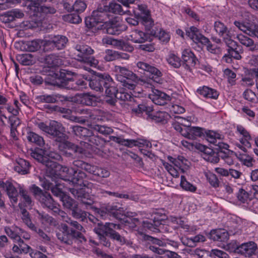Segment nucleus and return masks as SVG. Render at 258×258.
<instances>
[{
  "label": "nucleus",
  "instance_id": "f257e3e1",
  "mask_svg": "<svg viewBox=\"0 0 258 258\" xmlns=\"http://www.w3.org/2000/svg\"><path fill=\"white\" fill-rule=\"evenodd\" d=\"M32 158L41 163L45 166V170L51 174L59 175L61 178L64 179V176L68 172L69 176L75 173V169L73 167L68 168L57 164L53 160H59L60 156L58 154L50 152L48 153L47 151L42 149H37L31 153Z\"/></svg>",
  "mask_w": 258,
  "mask_h": 258
},
{
  "label": "nucleus",
  "instance_id": "f03ea898",
  "mask_svg": "<svg viewBox=\"0 0 258 258\" xmlns=\"http://www.w3.org/2000/svg\"><path fill=\"white\" fill-rule=\"evenodd\" d=\"M58 215L61 217L62 220L76 228V230L73 228L69 229L66 224L61 223L58 226L56 234L58 240L69 245L72 244L73 241L77 238L80 239L81 241L82 240L86 241L85 237L82 233V232L84 231L82 225L78 222L72 220L67 213L61 210Z\"/></svg>",
  "mask_w": 258,
  "mask_h": 258
},
{
  "label": "nucleus",
  "instance_id": "7ed1b4c3",
  "mask_svg": "<svg viewBox=\"0 0 258 258\" xmlns=\"http://www.w3.org/2000/svg\"><path fill=\"white\" fill-rule=\"evenodd\" d=\"M114 70L116 73L117 80L123 87L133 90L135 93H141V91L138 90L137 84H140L145 87L151 86L149 83L141 80L135 74L125 67L116 66L115 67Z\"/></svg>",
  "mask_w": 258,
  "mask_h": 258
},
{
  "label": "nucleus",
  "instance_id": "20e7f679",
  "mask_svg": "<svg viewBox=\"0 0 258 258\" xmlns=\"http://www.w3.org/2000/svg\"><path fill=\"white\" fill-rule=\"evenodd\" d=\"M69 172L66 174L63 180L69 181L75 186V188L70 189L71 193L75 197L80 199L83 204L91 205L93 201L87 198L88 195L85 192V190L83 188L86 186L84 181L86 176V174L82 171L75 169V173L72 174L71 177H69Z\"/></svg>",
  "mask_w": 258,
  "mask_h": 258
},
{
  "label": "nucleus",
  "instance_id": "39448f33",
  "mask_svg": "<svg viewBox=\"0 0 258 258\" xmlns=\"http://www.w3.org/2000/svg\"><path fill=\"white\" fill-rule=\"evenodd\" d=\"M167 159L170 163L163 162V165L166 170L174 177L179 176V172L177 168L180 169L182 172H184V169L188 167V161L182 156H178L177 158H174L171 156H168Z\"/></svg>",
  "mask_w": 258,
  "mask_h": 258
},
{
  "label": "nucleus",
  "instance_id": "423d86ee",
  "mask_svg": "<svg viewBox=\"0 0 258 258\" xmlns=\"http://www.w3.org/2000/svg\"><path fill=\"white\" fill-rule=\"evenodd\" d=\"M68 42L67 38L63 35H54L49 40L43 42V50L45 51H51L55 48L58 50L64 48Z\"/></svg>",
  "mask_w": 258,
  "mask_h": 258
},
{
  "label": "nucleus",
  "instance_id": "0eeeda50",
  "mask_svg": "<svg viewBox=\"0 0 258 258\" xmlns=\"http://www.w3.org/2000/svg\"><path fill=\"white\" fill-rule=\"evenodd\" d=\"M85 140L89 142L90 144L85 142L83 145L81 143V147H78L71 143H67L66 146H68L69 149H72L75 152L83 153L86 151V149H90L93 145L98 146L100 141L98 137L93 135V134L91 136H88L87 138L85 139Z\"/></svg>",
  "mask_w": 258,
  "mask_h": 258
},
{
  "label": "nucleus",
  "instance_id": "6e6552de",
  "mask_svg": "<svg viewBox=\"0 0 258 258\" xmlns=\"http://www.w3.org/2000/svg\"><path fill=\"white\" fill-rule=\"evenodd\" d=\"M112 81L111 77L106 73H98L95 79L89 82L90 87L97 91L103 90L104 85Z\"/></svg>",
  "mask_w": 258,
  "mask_h": 258
},
{
  "label": "nucleus",
  "instance_id": "1a4fd4ad",
  "mask_svg": "<svg viewBox=\"0 0 258 258\" xmlns=\"http://www.w3.org/2000/svg\"><path fill=\"white\" fill-rule=\"evenodd\" d=\"M105 28L107 34L110 35H119L126 29V26L120 20L119 18L105 22Z\"/></svg>",
  "mask_w": 258,
  "mask_h": 258
},
{
  "label": "nucleus",
  "instance_id": "9d476101",
  "mask_svg": "<svg viewBox=\"0 0 258 258\" xmlns=\"http://www.w3.org/2000/svg\"><path fill=\"white\" fill-rule=\"evenodd\" d=\"M74 48L75 58L80 62L87 61V56L94 52L91 47L81 43L76 44Z\"/></svg>",
  "mask_w": 258,
  "mask_h": 258
},
{
  "label": "nucleus",
  "instance_id": "9b49d317",
  "mask_svg": "<svg viewBox=\"0 0 258 258\" xmlns=\"http://www.w3.org/2000/svg\"><path fill=\"white\" fill-rule=\"evenodd\" d=\"M49 129L48 135L56 138V140L61 142L66 140V135L62 133L63 127L60 123L54 120H51L49 123Z\"/></svg>",
  "mask_w": 258,
  "mask_h": 258
},
{
  "label": "nucleus",
  "instance_id": "f8f14e48",
  "mask_svg": "<svg viewBox=\"0 0 258 258\" xmlns=\"http://www.w3.org/2000/svg\"><path fill=\"white\" fill-rule=\"evenodd\" d=\"M137 67L144 71L149 73L154 81L159 83L160 78L162 77L161 72L154 66L151 65L147 62L139 61L137 63Z\"/></svg>",
  "mask_w": 258,
  "mask_h": 258
},
{
  "label": "nucleus",
  "instance_id": "ddd939ff",
  "mask_svg": "<svg viewBox=\"0 0 258 258\" xmlns=\"http://www.w3.org/2000/svg\"><path fill=\"white\" fill-rule=\"evenodd\" d=\"M234 25L240 30L245 33L251 36H256L258 37V26L247 22L235 21Z\"/></svg>",
  "mask_w": 258,
  "mask_h": 258
},
{
  "label": "nucleus",
  "instance_id": "4468645a",
  "mask_svg": "<svg viewBox=\"0 0 258 258\" xmlns=\"http://www.w3.org/2000/svg\"><path fill=\"white\" fill-rule=\"evenodd\" d=\"M197 146L199 150L203 152L202 156L205 160L213 163H216L219 162V156L221 155H218V153L214 152L213 149L204 145H198Z\"/></svg>",
  "mask_w": 258,
  "mask_h": 258
},
{
  "label": "nucleus",
  "instance_id": "2eb2a0df",
  "mask_svg": "<svg viewBox=\"0 0 258 258\" xmlns=\"http://www.w3.org/2000/svg\"><path fill=\"white\" fill-rule=\"evenodd\" d=\"M152 92L149 94V98L155 104L164 105L170 100V97L165 93L151 87Z\"/></svg>",
  "mask_w": 258,
  "mask_h": 258
},
{
  "label": "nucleus",
  "instance_id": "dca6fc26",
  "mask_svg": "<svg viewBox=\"0 0 258 258\" xmlns=\"http://www.w3.org/2000/svg\"><path fill=\"white\" fill-rule=\"evenodd\" d=\"M214 29L218 35L223 38L225 43L232 40L230 30L223 23L216 21L214 23Z\"/></svg>",
  "mask_w": 258,
  "mask_h": 258
},
{
  "label": "nucleus",
  "instance_id": "f3484780",
  "mask_svg": "<svg viewBox=\"0 0 258 258\" xmlns=\"http://www.w3.org/2000/svg\"><path fill=\"white\" fill-rule=\"evenodd\" d=\"M186 35L196 43L206 44L209 42V39L200 33L195 27L192 26L186 30Z\"/></svg>",
  "mask_w": 258,
  "mask_h": 258
},
{
  "label": "nucleus",
  "instance_id": "a211bd4d",
  "mask_svg": "<svg viewBox=\"0 0 258 258\" xmlns=\"http://www.w3.org/2000/svg\"><path fill=\"white\" fill-rule=\"evenodd\" d=\"M112 229H119L120 226L112 223H106L104 225L98 223L97 226L94 228V232L98 235L99 238L101 236L109 235Z\"/></svg>",
  "mask_w": 258,
  "mask_h": 258
},
{
  "label": "nucleus",
  "instance_id": "6ab92c4d",
  "mask_svg": "<svg viewBox=\"0 0 258 258\" xmlns=\"http://www.w3.org/2000/svg\"><path fill=\"white\" fill-rule=\"evenodd\" d=\"M204 134V128L198 126H189L186 125L185 130L182 131V136L190 140H195Z\"/></svg>",
  "mask_w": 258,
  "mask_h": 258
},
{
  "label": "nucleus",
  "instance_id": "aec40b11",
  "mask_svg": "<svg viewBox=\"0 0 258 258\" xmlns=\"http://www.w3.org/2000/svg\"><path fill=\"white\" fill-rule=\"evenodd\" d=\"M207 141L211 144L218 146L220 149H227L229 147L228 144L221 141L222 136L215 132L209 131L206 132Z\"/></svg>",
  "mask_w": 258,
  "mask_h": 258
},
{
  "label": "nucleus",
  "instance_id": "412c9836",
  "mask_svg": "<svg viewBox=\"0 0 258 258\" xmlns=\"http://www.w3.org/2000/svg\"><path fill=\"white\" fill-rule=\"evenodd\" d=\"M256 248V245L253 242L244 243L238 246V254L250 256L255 252Z\"/></svg>",
  "mask_w": 258,
  "mask_h": 258
},
{
  "label": "nucleus",
  "instance_id": "4be33fe9",
  "mask_svg": "<svg viewBox=\"0 0 258 258\" xmlns=\"http://www.w3.org/2000/svg\"><path fill=\"white\" fill-rule=\"evenodd\" d=\"M23 13L18 9H14L8 11L1 16V20L5 23H10L16 19L22 18L24 17Z\"/></svg>",
  "mask_w": 258,
  "mask_h": 258
},
{
  "label": "nucleus",
  "instance_id": "5701e85b",
  "mask_svg": "<svg viewBox=\"0 0 258 258\" xmlns=\"http://www.w3.org/2000/svg\"><path fill=\"white\" fill-rule=\"evenodd\" d=\"M76 112L80 114L86 115L85 117L93 120H101L100 117L102 116L103 112L100 110H90L87 109H78Z\"/></svg>",
  "mask_w": 258,
  "mask_h": 258
},
{
  "label": "nucleus",
  "instance_id": "b1692460",
  "mask_svg": "<svg viewBox=\"0 0 258 258\" xmlns=\"http://www.w3.org/2000/svg\"><path fill=\"white\" fill-rule=\"evenodd\" d=\"M181 57L188 69L194 67L196 64L197 59L189 48H185L182 50Z\"/></svg>",
  "mask_w": 258,
  "mask_h": 258
},
{
  "label": "nucleus",
  "instance_id": "393cba45",
  "mask_svg": "<svg viewBox=\"0 0 258 258\" xmlns=\"http://www.w3.org/2000/svg\"><path fill=\"white\" fill-rule=\"evenodd\" d=\"M126 108L127 109L132 110V112L136 115H139L143 112H146L148 114L153 111V108L152 107L147 106L144 104L136 103L135 100H134V102L132 103V105H130Z\"/></svg>",
  "mask_w": 258,
  "mask_h": 258
},
{
  "label": "nucleus",
  "instance_id": "a878e982",
  "mask_svg": "<svg viewBox=\"0 0 258 258\" xmlns=\"http://www.w3.org/2000/svg\"><path fill=\"white\" fill-rule=\"evenodd\" d=\"M0 186L6 189L9 198L12 202L17 203L18 192L16 188L10 182H7L5 183L3 181H0Z\"/></svg>",
  "mask_w": 258,
  "mask_h": 258
},
{
  "label": "nucleus",
  "instance_id": "bb28decb",
  "mask_svg": "<svg viewBox=\"0 0 258 258\" xmlns=\"http://www.w3.org/2000/svg\"><path fill=\"white\" fill-rule=\"evenodd\" d=\"M237 38L241 44L248 47L249 50L258 51V44L255 43L252 39L242 34L237 35Z\"/></svg>",
  "mask_w": 258,
  "mask_h": 258
},
{
  "label": "nucleus",
  "instance_id": "cd10ccee",
  "mask_svg": "<svg viewBox=\"0 0 258 258\" xmlns=\"http://www.w3.org/2000/svg\"><path fill=\"white\" fill-rule=\"evenodd\" d=\"M44 62L48 68L59 67L63 64L61 58L54 54L46 56Z\"/></svg>",
  "mask_w": 258,
  "mask_h": 258
},
{
  "label": "nucleus",
  "instance_id": "c85d7f7f",
  "mask_svg": "<svg viewBox=\"0 0 258 258\" xmlns=\"http://www.w3.org/2000/svg\"><path fill=\"white\" fill-rule=\"evenodd\" d=\"M29 168V163L23 159L20 158L17 160L14 169L19 173L24 175L28 173Z\"/></svg>",
  "mask_w": 258,
  "mask_h": 258
},
{
  "label": "nucleus",
  "instance_id": "c756f323",
  "mask_svg": "<svg viewBox=\"0 0 258 258\" xmlns=\"http://www.w3.org/2000/svg\"><path fill=\"white\" fill-rule=\"evenodd\" d=\"M112 84L113 81L104 86L105 89V92L106 96L110 98L109 99H106V101L110 104L114 103V99L116 98L117 93L118 92L116 88L112 86Z\"/></svg>",
  "mask_w": 258,
  "mask_h": 258
},
{
  "label": "nucleus",
  "instance_id": "7c9ffc66",
  "mask_svg": "<svg viewBox=\"0 0 258 258\" xmlns=\"http://www.w3.org/2000/svg\"><path fill=\"white\" fill-rule=\"evenodd\" d=\"M15 242L16 244H14L12 248L14 252L17 253H27L30 251V249H31L30 247L24 243L21 238H19Z\"/></svg>",
  "mask_w": 258,
  "mask_h": 258
},
{
  "label": "nucleus",
  "instance_id": "2f4dec72",
  "mask_svg": "<svg viewBox=\"0 0 258 258\" xmlns=\"http://www.w3.org/2000/svg\"><path fill=\"white\" fill-rule=\"evenodd\" d=\"M78 101L82 104L86 105H93L97 101V97L90 93L81 94L78 96Z\"/></svg>",
  "mask_w": 258,
  "mask_h": 258
},
{
  "label": "nucleus",
  "instance_id": "473e14b6",
  "mask_svg": "<svg viewBox=\"0 0 258 258\" xmlns=\"http://www.w3.org/2000/svg\"><path fill=\"white\" fill-rule=\"evenodd\" d=\"M197 92L205 97L212 99H217L219 96L216 90L206 86L199 88L197 90Z\"/></svg>",
  "mask_w": 258,
  "mask_h": 258
},
{
  "label": "nucleus",
  "instance_id": "72a5a7b5",
  "mask_svg": "<svg viewBox=\"0 0 258 258\" xmlns=\"http://www.w3.org/2000/svg\"><path fill=\"white\" fill-rule=\"evenodd\" d=\"M145 34L141 31L134 30L127 37V39L134 43H142L146 40Z\"/></svg>",
  "mask_w": 258,
  "mask_h": 258
},
{
  "label": "nucleus",
  "instance_id": "f704fd0d",
  "mask_svg": "<svg viewBox=\"0 0 258 258\" xmlns=\"http://www.w3.org/2000/svg\"><path fill=\"white\" fill-rule=\"evenodd\" d=\"M148 114L153 121L156 122L164 123L169 117V114L164 111L151 112Z\"/></svg>",
  "mask_w": 258,
  "mask_h": 258
},
{
  "label": "nucleus",
  "instance_id": "c9c22d12",
  "mask_svg": "<svg viewBox=\"0 0 258 258\" xmlns=\"http://www.w3.org/2000/svg\"><path fill=\"white\" fill-rule=\"evenodd\" d=\"M74 134L80 138H85L92 134V132L86 127L79 125H75L71 127Z\"/></svg>",
  "mask_w": 258,
  "mask_h": 258
},
{
  "label": "nucleus",
  "instance_id": "e433bc0d",
  "mask_svg": "<svg viewBox=\"0 0 258 258\" xmlns=\"http://www.w3.org/2000/svg\"><path fill=\"white\" fill-rule=\"evenodd\" d=\"M61 97V96L59 94L55 95H42L38 96L36 97V99L40 102H45L49 103H54L56 102L58 99Z\"/></svg>",
  "mask_w": 258,
  "mask_h": 258
},
{
  "label": "nucleus",
  "instance_id": "4c0bfd02",
  "mask_svg": "<svg viewBox=\"0 0 258 258\" xmlns=\"http://www.w3.org/2000/svg\"><path fill=\"white\" fill-rule=\"evenodd\" d=\"M92 15L97 24L103 22L108 18L107 12L104 11L102 8H100L97 10L94 11L92 12Z\"/></svg>",
  "mask_w": 258,
  "mask_h": 258
},
{
  "label": "nucleus",
  "instance_id": "58836bf2",
  "mask_svg": "<svg viewBox=\"0 0 258 258\" xmlns=\"http://www.w3.org/2000/svg\"><path fill=\"white\" fill-rule=\"evenodd\" d=\"M226 45L228 47V53L231 57H233L236 59H239L241 58V56L238 53V51L236 49L237 48V43L233 40L228 41L226 43Z\"/></svg>",
  "mask_w": 258,
  "mask_h": 258
},
{
  "label": "nucleus",
  "instance_id": "ea45409f",
  "mask_svg": "<svg viewBox=\"0 0 258 258\" xmlns=\"http://www.w3.org/2000/svg\"><path fill=\"white\" fill-rule=\"evenodd\" d=\"M114 229H112L111 230L109 236L113 240H115L117 241L119 244L124 245L126 244V245H131L132 244V242L126 239L123 236H122L120 235L118 232H116L114 230Z\"/></svg>",
  "mask_w": 258,
  "mask_h": 258
},
{
  "label": "nucleus",
  "instance_id": "a19ab883",
  "mask_svg": "<svg viewBox=\"0 0 258 258\" xmlns=\"http://www.w3.org/2000/svg\"><path fill=\"white\" fill-rule=\"evenodd\" d=\"M103 10L106 12H109L116 14H120L122 13L121 6L115 2H110L108 5H104Z\"/></svg>",
  "mask_w": 258,
  "mask_h": 258
},
{
  "label": "nucleus",
  "instance_id": "79ce46f5",
  "mask_svg": "<svg viewBox=\"0 0 258 258\" xmlns=\"http://www.w3.org/2000/svg\"><path fill=\"white\" fill-rule=\"evenodd\" d=\"M116 99L124 102V106L128 107L134 102V98L127 92L118 91L117 93Z\"/></svg>",
  "mask_w": 258,
  "mask_h": 258
},
{
  "label": "nucleus",
  "instance_id": "37998d69",
  "mask_svg": "<svg viewBox=\"0 0 258 258\" xmlns=\"http://www.w3.org/2000/svg\"><path fill=\"white\" fill-rule=\"evenodd\" d=\"M251 140L250 135H249L247 138L243 137L240 138L239 139L240 143L236 144V149L237 148L243 152H246L247 148H250L251 147V143H250Z\"/></svg>",
  "mask_w": 258,
  "mask_h": 258
},
{
  "label": "nucleus",
  "instance_id": "c03bdc74",
  "mask_svg": "<svg viewBox=\"0 0 258 258\" xmlns=\"http://www.w3.org/2000/svg\"><path fill=\"white\" fill-rule=\"evenodd\" d=\"M17 58L21 63L24 66L32 64L35 61L34 56L30 53L18 55Z\"/></svg>",
  "mask_w": 258,
  "mask_h": 258
},
{
  "label": "nucleus",
  "instance_id": "a18cd8bd",
  "mask_svg": "<svg viewBox=\"0 0 258 258\" xmlns=\"http://www.w3.org/2000/svg\"><path fill=\"white\" fill-rule=\"evenodd\" d=\"M19 206L20 208L22 210V219L23 221V222L32 231H36L37 228L35 226L34 224H33L31 220L30 219V218L29 217V213L27 212V211L25 209H22L21 207L22 205L21 204H19Z\"/></svg>",
  "mask_w": 258,
  "mask_h": 258
},
{
  "label": "nucleus",
  "instance_id": "49530a36",
  "mask_svg": "<svg viewBox=\"0 0 258 258\" xmlns=\"http://www.w3.org/2000/svg\"><path fill=\"white\" fill-rule=\"evenodd\" d=\"M142 19L143 24L145 26L146 30L149 32L150 35H155L156 34V31L152 29V27L154 26V22L150 17V16H144Z\"/></svg>",
  "mask_w": 258,
  "mask_h": 258
},
{
  "label": "nucleus",
  "instance_id": "de8ad7c7",
  "mask_svg": "<svg viewBox=\"0 0 258 258\" xmlns=\"http://www.w3.org/2000/svg\"><path fill=\"white\" fill-rule=\"evenodd\" d=\"M38 200L40 202L43 207H51L52 203L54 202L50 194L47 192H44L41 197H39Z\"/></svg>",
  "mask_w": 258,
  "mask_h": 258
},
{
  "label": "nucleus",
  "instance_id": "09e8293b",
  "mask_svg": "<svg viewBox=\"0 0 258 258\" xmlns=\"http://www.w3.org/2000/svg\"><path fill=\"white\" fill-rule=\"evenodd\" d=\"M27 139L29 142L35 143L39 146H42L44 144L43 138L33 132H30L28 134Z\"/></svg>",
  "mask_w": 258,
  "mask_h": 258
},
{
  "label": "nucleus",
  "instance_id": "8fccbe9b",
  "mask_svg": "<svg viewBox=\"0 0 258 258\" xmlns=\"http://www.w3.org/2000/svg\"><path fill=\"white\" fill-rule=\"evenodd\" d=\"M19 194L23 198V202H24L25 206L31 207L32 206V201L31 198L28 194V191L21 186H19Z\"/></svg>",
  "mask_w": 258,
  "mask_h": 258
},
{
  "label": "nucleus",
  "instance_id": "3c124183",
  "mask_svg": "<svg viewBox=\"0 0 258 258\" xmlns=\"http://www.w3.org/2000/svg\"><path fill=\"white\" fill-rule=\"evenodd\" d=\"M44 40H37L27 42L26 45L27 46V50L29 51H35L39 49L41 45L43 46V42Z\"/></svg>",
  "mask_w": 258,
  "mask_h": 258
},
{
  "label": "nucleus",
  "instance_id": "603ef678",
  "mask_svg": "<svg viewBox=\"0 0 258 258\" xmlns=\"http://www.w3.org/2000/svg\"><path fill=\"white\" fill-rule=\"evenodd\" d=\"M167 61L170 65L175 68H178L181 64L180 58L173 53L169 54Z\"/></svg>",
  "mask_w": 258,
  "mask_h": 258
},
{
  "label": "nucleus",
  "instance_id": "864d4df0",
  "mask_svg": "<svg viewBox=\"0 0 258 258\" xmlns=\"http://www.w3.org/2000/svg\"><path fill=\"white\" fill-rule=\"evenodd\" d=\"M5 231L6 234L11 238L16 241L19 237L18 235L19 231H21V228L18 227L10 228L6 227L5 228Z\"/></svg>",
  "mask_w": 258,
  "mask_h": 258
},
{
  "label": "nucleus",
  "instance_id": "5fc2aeb1",
  "mask_svg": "<svg viewBox=\"0 0 258 258\" xmlns=\"http://www.w3.org/2000/svg\"><path fill=\"white\" fill-rule=\"evenodd\" d=\"M110 139L112 141L121 144L122 145H124L128 147H133V144L135 143L134 140H125L122 139L120 137L112 136L110 137Z\"/></svg>",
  "mask_w": 258,
  "mask_h": 258
},
{
  "label": "nucleus",
  "instance_id": "6e6d98bb",
  "mask_svg": "<svg viewBox=\"0 0 258 258\" xmlns=\"http://www.w3.org/2000/svg\"><path fill=\"white\" fill-rule=\"evenodd\" d=\"M155 35L156 36L160 42L163 43H168L170 39L169 33L163 29H160L158 32H156Z\"/></svg>",
  "mask_w": 258,
  "mask_h": 258
},
{
  "label": "nucleus",
  "instance_id": "4d7b16f0",
  "mask_svg": "<svg viewBox=\"0 0 258 258\" xmlns=\"http://www.w3.org/2000/svg\"><path fill=\"white\" fill-rule=\"evenodd\" d=\"M63 206L71 210L77 204V203L72 198L67 195H63L61 198Z\"/></svg>",
  "mask_w": 258,
  "mask_h": 258
},
{
  "label": "nucleus",
  "instance_id": "13d9d810",
  "mask_svg": "<svg viewBox=\"0 0 258 258\" xmlns=\"http://www.w3.org/2000/svg\"><path fill=\"white\" fill-rule=\"evenodd\" d=\"M38 218L42 224L44 225L51 224L53 223V218L47 214L40 213L37 211Z\"/></svg>",
  "mask_w": 258,
  "mask_h": 258
},
{
  "label": "nucleus",
  "instance_id": "bf43d9fd",
  "mask_svg": "<svg viewBox=\"0 0 258 258\" xmlns=\"http://www.w3.org/2000/svg\"><path fill=\"white\" fill-rule=\"evenodd\" d=\"M119 52L110 49H107L105 52L104 58L107 61H113L119 58Z\"/></svg>",
  "mask_w": 258,
  "mask_h": 258
},
{
  "label": "nucleus",
  "instance_id": "052dcab7",
  "mask_svg": "<svg viewBox=\"0 0 258 258\" xmlns=\"http://www.w3.org/2000/svg\"><path fill=\"white\" fill-rule=\"evenodd\" d=\"M180 186L184 190L194 192L196 190V187L188 182L184 176H181Z\"/></svg>",
  "mask_w": 258,
  "mask_h": 258
},
{
  "label": "nucleus",
  "instance_id": "680f3d73",
  "mask_svg": "<svg viewBox=\"0 0 258 258\" xmlns=\"http://www.w3.org/2000/svg\"><path fill=\"white\" fill-rule=\"evenodd\" d=\"M93 128L104 135H108L113 132V130L110 127L105 125H95L93 126Z\"/></svg>",
  "mask_w": 258,
  "mask_h": 258
},
{
  "label": "nucleus",
  "instance_id": "e2e57ef3",
  "mask_svg": "<svg viewBox=\"0 0 258 258\" xmlns=\"http://www.w3.org/2000/svg\"><path fill=\"white\" fill-rule=\"evenodd\" d=\"M206 176L210 184L213 187H218L219 184V181L216 175L213 173L208 172L206 173Z\"/></svg>",
  "mask_w": 258,
  "mask_h": 258
},
{
  "label": "nucleus",
  "instance_id": "0e129e2a",
  "mask_svg": "<svg viewBox=\"0 0 258 258\" xmlns=\"http://www.w3.org/2000/svg\"><path fill=\"white\" fill-rule=\"evenodd\" d=\"M86 4L82 0H77L73 6L74 11L82 13L86 9Z\"/></svg>",
  "mask_w": 258,
  "mask_h": 258
},
{
  "label": "nucleus",
  "instance_id": "69168bd1",
  "mask_svg": "<svg viewBox=\"0 0 258 258\" xmlns=\"http://www.w3.org/2000/svg\"><path fill=\"white\" fill-rule=\"evenodd\" d=\"M225 77L228 79L229 83L233 85L235 84V79L236 78V74L229 69H226L224 71Z\"/></svg>",
  "mask_w": 258,
  "mask_h": 258
},
{
  "label": "nucleus",
  "instance_id": "338daca9",
  "mask_svg": "<svg viewBox=\"0 0 258 258\" xmlns=\"http://www.w3.org/2000/svg\"><path fill=\"white\" fill-rule=\"evenodd\" d=\"M72 216L77 219L85 217L86 216V212L79 209L78 208L77 204L71 210Z\"/></svg>",
  "mask_w": 258,
  "mask_h": 258
},
{
  "label": "nucleus",
  "instance_id": "774afa93",
  "mask_svg": "<svg viewBox=\"0 0 258 258\" xmlns=\"http://www.w3.org/2000/svg\"><path fill=\"white\" fill-rule=\"evenodd\" d=\"M106 210L114 217L118 218V214H121L123 212V208L118 207L117 205H111L106 208Z\"/></svg>",
  "mask_w": 258,
  "mask_h": 258
}]
</instances>
